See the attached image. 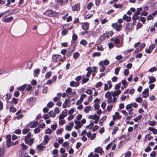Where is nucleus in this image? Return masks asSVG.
Returning <instances> with one entry per match:
<instances>
[{"mask_svg":"<svg viewBox=\"0 0 157 157\" xmlns=\"http://www.w3.org/2000/svg\"><path fill=\"white\" fill-rule=\"evenodd\" d=\"M79 56V53L77 52H75L73 54V57L75 59H77Z\"/></svg>","mask_w":157,"mask_h":157,"instance_id":"nucleus-27","label":"nucleus"},{"mask_svg":"<svg viewBox=\"0 0 157 157\" xmlns=\"http://www.w3.org/2000/svg\"><path fill=\"white\" fill-rule=\"evenodd\" d=\"M132 103L128 105L126 107V109L128 111L129 110H132Z\"/></svg>","mask_w":157,"mask_h":157,"instance_id":"nucleus-25","label":"nucleus"},{"mask_svg":"<svg viewBox=\"0 0 157 157\" xmlns=\"http://www.w3.org/2000/svg\"><path fill=\"white\" fill-rule=\"evenodd\" d=\"M68 30L66 29H63L62 32L61 34L62 35L64 36L67 33Z\"/></svg>","mask_w":157,"mask_h":157,"instance_id":"nucleus-53","label":"nucleus"},{"mask_svg":"<svg viewBox=\"0 0 157 157\" xmlns=\"http://www.w3.org/2000/svg\"><path fill=\"white\" fill-rule=\"evenodd\" d=\"M94 125V123L91 121L90 123L88 125L86 126L87 128H89L90 129H92V128Z\"/></svg>","mask_w":157,"mask_h":157,"instance_id":"nucleus-34","label":"nucleus"},{"mask_svg":"<svg viewBox=\"0 0 157 157\" xmlns=\"http://www.w3.org/2000/svg\"><path fill=\"white\" fill-rule=\"evenodd\" d=\"M142 116L141 115H139L138 117L135 118L133 120L134 121L136 122L140 120L142 118Z\"/></svg>","mask_w":157,"mask_h":157,"instance_id":"nucleus-37","label":"nucleus"},{"mask_svg":"<svg viewBox=\"0 0 157 157\" xmlns=\"http://www.w3.org/2000/svg\"><path fill=\"white\" fill-rule=\"evenodd\" d=\"M31 136V134L30 133H29L25 137V141H28V140L29 139Z\"/></svg>","mask_w":157,"mask_h":157,"instance_id":"nucleus-29","label":"nucleus"},{"mask_svg":"<svg viewBox=\"0 0 157 157\" xmlns=\"http://www.w3.org/2000/svg\"><path fill=\"white\" fill-rule=\"evenodd\" d=\"M111 93H112V96L113 97H115L119 95L121 93V91L120 90H118L116 91H111Z\"/></svg>","mask_w":157,"mask_h":157,"instance_id":"nucleus-11","label":"nucleus"},{"mask_svg":"<svg viewBox=\"0 0 157 157\" xmlns=\"http://www.w3.org/2000/svg\"><path fill=\"white\" fill-rule=\"evenodd\" d=\"M53 61L55 63H58L62 61V56L60 55H54L52 57Z\"/></svg>","mask_w":157,"mask_h":157,"instance_id":"nucleus-2","label":"nucleus"},{"mask_svg":"<svg viewBox=\"0 0 157 157\" xmlns=\"http://www.w3.org/2000/svg\"><path fill=\"white\" fill-rule=\"evenodd\" d=\"M72 10L73 11H78L80 10V7L79 5L75 4L72 7Z\"/></svg>","mask_w":157,"mask_h":157,"instance_id":"nucleus-15","label":"nucleus"},{"mask_svg":"<svg viewBox=\"0 0 157 157\" xmlns=\"http://www.w3.org/2000/svg\"><path fill=\"white\" fill-rule=\"evenodd\" d=\"M132 24L131 23L127 24L125 26V28L127 29H130L132 28Z\"/></svg>","mask_w":157,"mask_h":157,"instance_id":"nucleus-32","label":"nucleus"},{"mask_svg":"<svg viewBox=\"0 0 157 157\" xmlns=\"http://www.w3.org/2000/svg\"><path fill=\"white\" fill-rule=\"evenodd\" d=\"M75 123L76 124V125L75 126V128L76 129L78 130L82 126V124H81L80 121L75 120Z\"/></svg>","mask_w":157,"mask_h":157,"instance_id":"nucleus-6","label":"nucleus"},{"mask_svg":"<svg viewBox=\"0 0 157 157\" xmlns=\"http://www.w3.org/2000/svg\"><path fill=\"white\" fill-rule=\"evenodd\" d=\"M12 17H10L4 19L3 21L6 22H9L11 21L13 19Z\"/></svg>","mask_w":157,"mask_h":157,"instance_id":"nucleus-21","label":"nucleus"},{"mask_svg":"<svg viewBox=\"0 0 157 157\" xmlns=\"http://www.w3.org/2000/svg\"><path fill=\"white\" fill-rule=\"evenodd\" d=\"M51 72H48L46 73L45 75V78H49L51 76Z\"/></svg>","mask_w":157,"mask_h":157,"instance_id":"nucleus-61","label":"nucleus"},{"mask_svg":"<svg viewBox=\"0 0 157 157\" xmlns=\"http://www.w3.org/2000/svg\"><path fill=\"white\" fill-rule=\"evenodd\" d=\"M40 128L38 127L37 128H36L34 129V131L35 132V134H36L39 132L40 131Z\"/></svg>","mask_w":157,"mask_h":157,"instance_id":"nucleus-62","label":"nucleus"},{"mask_svg":"<svg viewBox=\"0 0 157 157\" xmlns=\"http://www.w3.org/2000/svg\"><path fill=\"white\" fill-rule=\"evenodd\" d=\"M142 101V99L140 97L137 98L136 99V101L138 103H141Z\"/></svg>","mask_w":157,"mask_h":157,"instance_id":"nucleus-56","label":"nucleus"},{"mask_svg":"<svg viewBox=\"0 0 157 157\" xmlns=\"http://www.w3.org/2000/svg\"><path fill=\"white\" fill-rule=\"evenodd\" d=\"M112 26L114 29H115L117 31H120L122 27L121 25L120 24H118L117 23L113 24Z\"/></svg>","mask_w":157,"mask_h":157,"instance_id":"nucleus-4","label":"nucleus"},{"mask_svg":"<svg viewBox=\"0 0 157 157\" xmlns=\"http://www.w3.org/2000/svg\"><path fill=\"white\" fill-rule=\"evenodd\" d=\"M156 123V122L155 121H151L148 122V124L149 125L153 126L155 125Z\"/></svg>","mask_w":157,"mask_h":157,"instance_id":"nucleus-52","label":"nucleus"},{"mask_svg":"<svg viewBox=\"0 0 157 157\" xmlns=\"http://www.w3.org/2000/svg\"><path fill=\"white\" fill-rule=\"evenodd\" d=\"M131 153L130 151H128L125 154V157H130L131 155Z\"/></svg>","mask_w":157,"mask_h":157,"instance_id":"nucleus-55","label":"nucleus"},{"mask_svg":"<svg viewBox=\"0 0 157 157\" xmlns=\"http://www.w3.org/2000/svg\"><path fill=\"white\" fill-rule=\"evenodd\" d=\"M45 147V146L43 145L42 143L37 145V149L38 151H40L42 150Z\"/></svg>","mask_w":157,"mask_h":157,"instance_id":"nucleus-17","label":"nucleus"},{"mask_svg":"<svg viewBox=\"0 0 157 157\" xmlns=\"http://www.w3.org/2000/svg\"><path fill=\"white\" fill-rule=\"evenodd\" d=\"M63 131V128H59L56 130V133L57 134H60Z\"/></svg>","mask_w":157,"mask_h":157,"instance_id":"nucleus-59","label":"nucleus"},{"mask_svg":"<svg viewBox=\"0 0 157 157\" xmlns=\"http://www.w3.org/2000/svg\"><path fill=\"white\" fill-rule=\"evenodd\" d=\"M29 130V128H25L23 130L22 133L23 134H26L28 132Z\"/></svg>","mask_w":157,"mask_h":157,"instance_id":"nucleus-41","label":"nucleus"},{"mask_svg":"<svg viewBox=\"0 0 157 157\" xmlns=\"http://www.w3.org/2000/svg\"><path fill=\"white\" fill-rule=\"evenodd\" d=\"M40 72V70L37 68L34 71L33 75L34 76H36L37 75H39Z\"/></svg>","mask_w":157,"mask_h":157,"instance_id":"nucleus-22","label":"nucleus"},{"mask_svg":"<svg viewBox=\"0 0 157 157\" xmlns=\"http://www.w3.org/2000/svg\"><path fill=\"white\" fill-rule=\"evenodd\" d=\"M6 139L7 146L8 147H10L12 144L11 142V136L8 135L6 137Z\"/></svg>","mask_w":157,"mask_h":157,"instance_id":"nucleus-3","label":"nucleus"},{"mask_svg":"<svg viewBox=\"0 0 157 157\" xmlns=\"http://www.w3.org/2000/svg\"><path fill=\"white\" fill-rule=\"evenodd\" d=\"M90 109V106H87L84 108V111L85 113H87L89 112Z\"/></svg>","mask_w":157,"mask_h":157,"instance_id":"nucleus-42","label":"nucleus"},{"mask_svg":"<svg viewBox=\"0 0 157 157\" xmlns=\"http://www.w3.org/2000/svg\"><path fill=\"white\" fill-rule=\"evenodd\" d=\"M4 97H5V99L7 102L11 98V95L10 94H7Z\"/></svg>","mask_w":157,"mask_h":157,"instance_id":"nucleus-48","label":"nucleus"},{"mask_svg":"<svg viewBox=\"0 0 157 157\" xmlns=\"http://www.w3.org/2000/svg\"><path fill=\"white\" fill-rule=\"evenodd\" d=\"M109 63V61L107 59H105L103 61H101L99 63V65L106 66H107Z\"/></svg>","mask_w":157,"mask_h":157,"instance_id":"nucleus-8","label":"nucleus"},{"mask_svg":"<svg viewBox=\"0 0 157 157\" xmlns=\"http://www.w3.org/2000/svg\"><path fill=\"white\" fill-rule=\"evenodd\" d=\"M70 49H69L67 53V55L68 57L70 56L71 55L72 52L74 50V49H73L71 50H69Z\"/></svg>","mask_w":157,"mask_h":157,"instance_id":"nucleus-30","label":"nucleus"},{"mask_svg":"<svg viewBox=\"0 0 157 157\" xmlns=\"http://www.w3.org/2000/svg\"><path fill=\"white\" fill-rule=\"evenodd\" d=\"M113 7L116 8H121L123 7V5L121 4H117L115 3L113 5Z\"/></svg>","mask_w":157,"mask_h":157,"instance_id":"nucleus-38","label":"nucleus"},{"mask_svg":"<svg viewBox=\"0 0 157 157\" xmlns=\"http://www.w3.org/2000/svg\"><path fill=\"white\" fill-rule=\"evenodd\" d=\"M48 113L49 115L51 117H55L56 115L55 113H54L53 111H50Z\"/></svg>","mask_w":157,"mask_h":157,"instance_id":"nucleus-44","label":"nucleus"},{"mask_svg":"<svg viewBox=\"0 0 157 157\" xmlns=\"http://www.w3.org/2000/svg\"><path fill=\"white\" fill-rule=\"evenodd\" d=\"M120 70V68L119 67H117L115 69L114 73L116 75H117L118 74Z\"/></svg>","mask_w":157,"mask_h":157,"instance_id":"nucleus-49","label":"nucleus"},{"mask_svg":"<svg viewBox=\"0 0 157 157\" xmlns=\"http://www.w3.org/2000/svg\"><path fill=\"white\" fill-rule=\"evenodd\" d=\"M66 93L70 95L72 93V89L70 87H68L66 90Z\"/></svg>","mask_w":157,"mask_h":157,"instance_id":"nucleus-35","label":"nucleus"},{"mask_svg":"<svg viewBox=\"0 0 157 157\" xmlns=\"http://www.w3.org/2000/svg\"><path fill=\"white\" fill-rule=\"evenodd\" d=\"M112 96V93H111V91L110 92L107 91L105 94V97L106 98H107Z\"/></svg>","mask_w":157,"mask_h":157,"instance_id":"nucleus-24","label":"nucleus"},{"mask_svg":"<svg viewBox=\"0 0 157 157\" xmlns=\"http://www.w3.org/2000/svg\"><path fill=\"white\" fill-rule=\"evenodd\" d=\"M133 50L134 49L133 48L130 49H129L124 51V54L126 55L132 52Z\"/></svg>","mask_w":157,"mask_h":157,"instance_id":"nucleus-31","label":"nucleus"},{"mask_svg":"<svg viewBox=\"0 0 157 157\" xmlns=\"http://www.w3.org/2000/svg\"><path fill=\"white\" fill-rule=\"evenodd\" d=\"M80 44L85 46L87 44V42L85 40L83 39L80 42Z\"/></svg>","mask_w":157,"mask_h":157,"instance_id":"nucleus-36","label":"nucleus"},{"mask_svg":"<svg viewBox=\"0 0 157 157\" xmlns=\"http://www.w3.org/2000/svg\"><path fill=\"white\" fill-rule=\"evenodd\" d=\"M113 120H115L117 119H120L121 118V116L119 115V114L118 112H115V115H113Z\"/></svg>","mask_w":157,"mask_h":157,"instance_id":"nucleus-14","label":"nucleus"},{"mask_svg":"<svg viewBox=\"0 0 157 157\" xmlns=\"http://www.w3.org/2000/svg\"><path fill=\"white\" fill-rule=\"evenodd\" d=\"M106 118H107V117L106 116H104L103 117H102V118L100 119V122H99V124L101 126H102V124H100L101 121H102V123H103V121L104 120H106Z\"/></svg>","mask_w":157,"mask_h":157,"instance_id":"nucleus-43","label":"nucleus"},{"mask_svg":"<svg viewBox=\"0 0 157 157\" xmlns=\"http://www.w3.org/2000/svg\"><path fill=\"white\" fill-rule=\"evenodd\" d=\"M54 104L52 101H50L48 104L47 106L49 108H51L53 106Z\"/></svg>","mask_w":157,"mask_h":157,"instance_id":"nucleus-40","label":"nucleus"},{"mask_svg":"<svg viewBox=\"0 0 157 157\" xmlns=\"http://www.w3.org/2000/svg\"><path fill=\"white\" fill-rule=\"evenodd\" d=\"M39 123L36 121L34 122L33 123L31 124L30 127L32 128H34L37 126L38 124Z\"/></svg>","mask_w":157,"mask_h":157,"instance_id":"nucleus-28","label":"nucleus"},{"mask_svg":"<svg viewBox=\"0 0 157 157\" xmlns=\"http://www.w3.org/2000/svg\"><path fill=\"white\" fill-rule=\"evenodd\" d=\"M121 84L120 83H119L116 84L115 86V88L116 90H117L119 89L121 86Z\"/></svg>","mask_w":157,"mask_h":157,"instance_id":"nucleus-63","label":"nucleus"},{"mask_svg":"<svg viewBox=\"0 0 157 157\" xmlns=\"http://www.w3.org/2000/svg\"><path fill=\"white\" fill-rule=\"evenodd\" d=\"M89 119H91L94 120H98L99 118V117L95 114L93 115H90L88 116Z\"/></svg>","mask_w":157,"mask_h":157,"instance_id":"nucleus-13","label":"nucleus"},{"mask_svg":"<svg viewBox=\"0 0 157 157\" xmlns=\"http://www.w3.org/2000/svg\"><path fill=\"white\" fill-rule=\"evenodd\" d=\"M93 5V4L92 2H90L88 4L87 6V9L88 10H90Z\"/></svg>","mask_w":157,"mask_h":157,"instance_id":"nucleus-51","label":"nucleus"},{"mask_svg":"<svg viewBox=\"0 0 157 157\" xmlns=\"http://www.w3.org/2000/svg\"><path fill=\"white\" fill-rule=\"evenodd\" d=\"M148 79L149 80V81L148 82V83L149 84L152 83L156 81V79L153 76L149 77Z\"/></svg>","mask_w":157,"mask_h":157,"instance_id":"nucleus-18","label":"nucleus"},{"mask_svg":"<svg viewBox=\"0 0 157 157\" xmlns=\"http://www.w3.org/2000/svg\"><path fill=\"white\" fill-rule=\"evenodd\" d=\"M89 79L88 78H86L85 77H83V78L82 79V83L84 84L88 82L89 81Z\"/></svg>","mask_w":157,"mask_h":157,"instance_id":"nucleus-33","label":"nucleus"},{"mask_svg":"<svg viewBox=\"0 0 157 157\" xmlns=\"http://www.w3.org/2000/svg\"><path fill=\"white\" fill-rule=\"evenodd\" d=\"M108 36L107 33H104L100 36L99 38L97 40V42L98 43L100 44L101 42L104 40Z\"/></svg>","mask_w":157,"mask_h":157,"instance_id":"nucleus-5","label":"nucleus"},{"mask_svg":"<svg viewBox=\"0 0 157 157\" xmlns=\"http://www.w3.org/2000/svg\"><path fill=\"white\" fill-rule=\"evenodd\" d=\"M89 24L88 22L83 23L82 24L81 27L84 30H87L89 27Z\"/></svg>","mask_w":157,"mask_h":157,"instance_id":"nucleus-7","label":"nucleus"},{"mask_svg":"<svg viewBox=\"0 0 157 157\" xmlns=\"http://www.w3.org/2000/svg\"><path fill=\"white\" fill-rule=\"evenodd\" d=\"M145 138V139H148L149 141H150L151 139H152L153 137L151 136L150 134H148L146 135Z\"/></svg>","mask_w":157,"mask_h":157,"instance_id":"nucleus-47","label":"nucleus"},{"mask_svg":"<svg viewBox=\"0 0 157 157\" xmlns=\"http://www.w3.org/2000/svg\"><path fill=\"white\" fill-rule=\"evenodd\" d=\"M45 15L48 17H56L57 13L55 11L52 10H49L46 11L45 12Z\"/></svg>","mask_w":157,"mask_h":157,"instance_id":"nucleus-1","label":"nucleus"},{"mask_svg":"<svg viewBox=\"0 0 157 157\" xmlns=\"http://www.w3.org/2000/svg\"><path fill=\"white\" fill-rule=\"evenodd\" d=\"M129 73V70L128 69H126L124 70V75L125 76H127Z\"/></svg>","mask_w":157,"mask_h":157,"instance_id":"nucleus-64","label":"nucleus"},{"mask_svg":"<svg viewBox=\"0 0 157 157\" xmlns=\"http://www.w3.org/2000/svg\"><path fill=\"white\" fill-rule=\"evenodd\" d=\"M155 47V44H153L151 45L149 48L146 50L145 52H146L148 54L150 53L154 49Z\"/></svg>","mask_w":157,"mask_h":157,"instance_id":"nucleus-10","label":"nucleus"},{"mask_svg":"<svg viewBox=\"0 0 157 157\" xmlns=\"http://www.w3.org/2000/svg\"><path fill=\"white\" fill-rule=\"evenodd\" d=\"M94 151L95 152L99 153L100 155H101L103 153V151L102 147H99L95 149Z\"/></svg>","mask_w":157,"mask_h":157,"instance_id":"nucleus-9","label":"nucleus"},{"mask_svg":"<svg viewBox=\"0 0 157 157\" xmlns=\"http://www.w3.org/2000/svg\"><path fill=\"white\" fill-rule=\"evenodd\" d=\"M48 90V88L47 87H44L43 90V92L44 94H46Z\"/></svg>","mask_w":157,"mask_h":157,"instance_id":"nucleus-57","label":"nucleus"},{"mask_svg":"<svg viewBox=\"0 0 157 157\" xmlns=\"http://www.w3.org/2000/svg\"><path fill=\"white\" fill-rule=\"evenodd\" d=\"M26 85L25 84L23 85L18 88V90L20 91H23L26 88Z\"/></svg>","mask_w":157,"mask_h":157,"instance_id":"nucleus-39","label":"nucleus"},{"mask_svg":"<svg viewBox=\"0 0 157 157\" xmlns=\"http://www.w3.org/2000/svg\"><path fill=\"white\" fill-rule=\"evenodd\" d=\"M34 141V139L33 138H31L30 139H29L28 140V141H25L26 144H29V145H31L33 143Z\"/></svg>","mask_w":157,"mask_h":157,"instance_id":"nucleus-20","label":"nucleus"},{"mask_svg":"<svg viewBox=\"0 0 157 157\" xmlns=\"http://www.w3.org/2000/svg\"><path fill=\"white\" fill-rule=\"evenodd\" d=\"M148 89H145L142 92V97L143 98H146L148 96Z\"/></svg>","mask_w":157,"mask_h":157,"instance_id":"nucleus-12","label":"nucleus"},{"mask_svg":"<svg viewBox=\"0 0 157 157\" xmlns=\"http://www.w3.org/2000/svg\"><path fill=\"white\" fill-rule=\"evenodd\" d=\"M61 114L64 116L66 117L67 115V110L66 109H64L62 112Z\"/></svg>","mask_w":157,"mask_h":157,"instance_id":"nucleus-58","label":"nucleus"},{"mask_svg":"<svg viewBox=\"0 0 157 157\" xmlns=\"http://www.w3.org/2000/svg\"><path fill=\"white\" fill-rule=\"evenodd\" d=\"M101 55V53L100 52H94L92 56L94 57L99 56Z\"/></svg>","mask_w":157,"mask_h":157,"instance_id":"nucleus-45","label":"nucleus"},{"mask_svg":"<svg viewBox=\"0 0 157 157\" xmlns=\"http://www.w3.org/2000/svg\"><path fill=\"white\" fill-rule=\"evenodd\" d=\"M101 67L99 68L100 72H103L106 69V67L103 65H100Z\"/></svg>","mask_w":157,"mask_h":157,"instance_id":"nucleus-46","label":"nucleus"},{"mask_svg":"<svg viewBox=\"0 0 157 157\" xmlns=\"http://www.w3.org/2000/svg\"><path fill=\"white\" fill-rule=\"evenodd\" d=\"M52 132V130L49 128H48L45 131V133L46 134H51Z\"/></svg>","mask_w":157,"mask_h":157,"instance_id":"nucleus-60","label":"nucleus"},{"mask_svg":"<svg viewBox=\"0 0 157 157\" xmlns=\"http://www.w3.org/2000/svg\"><path fill=\"white\" fill-rule=\"evenodd\" d=\"M149 129L151 131L153 132V133L154 134H157V129H155L154 128L152 127H149Z\"/></svg>","mask_w":157,"mask_h":157,"instance_id":"nucleus-26","label":"nucleus"},{"mask_svg":"<svg viewBox=\"0 0 157 157\" xmlns=\"http://www.w3.org/2000/svg\"><path fill=\"white\" fill-rule=\"evenodd\" d=\"M122 85L124 86V88H126L128 84V83L127 82L126 79H123L121 81Z\"/></svg>","mask_w":157,"mask_h":157,"instance_id":"nucleus-23","label":"nucleus"},{"mask_svg":"<svg viewBox=\"0 0 157 157\" xmlns=\"http://www.w3.org/2000/svg\"><path fill=\"white\" fill-rule=\"evenodd\" d=\"M49 140L48 136L46 135H45L44 136V140L42 142L43 144L45 145L48 142Z\"/></svg>","mask_w":157,"mask_h":157,"instance_id":"nucleus-16","label":"nucleus"},{"mask_svg":"<svg viewBox=\"0 0 157 157\" xmlns=\"http://www.w3.org/2000/svg\"><path fill=\"white\" fill-rule=\"evenodd\" d=\"M16 111V109L14 107H10V111L11 112L14 113Z\"/></svg>","mask_w":157,"mask_h":157,"instance_id":"nucleus-50","label":"nucleus"},{"mask_svg":"<svg viewBox=\"0 0 157 157\" xmlns=\"http://www.w3.org/2000/svg\"><path fill=\"white\" fill-rule=\"evenodd\" d=\"M118 128L117 127H115L114 129H113V131L112 132V135H113L115 134L117 131L118 130Z\"/></svg>","mask_w":157,"mask_h":157,"instance_id":"nucleus-54","label":"nucleus"},{"mask_svg":"<svg viewBox=\"0 0 157 157\" xmlns=\"http://www.w3.org/2000/svg\"><path fill=\"white\" fill-rule=\"evenodd\" d=\"M123 18L124 20H125L128 22L129 21L131 20V17L129 16H127L126 14L124 15Z\"/></svg>","mask_w":157,"mask_h":157,"instance_id":"nucleus-19","label":"nucleus"}]
</instances>
